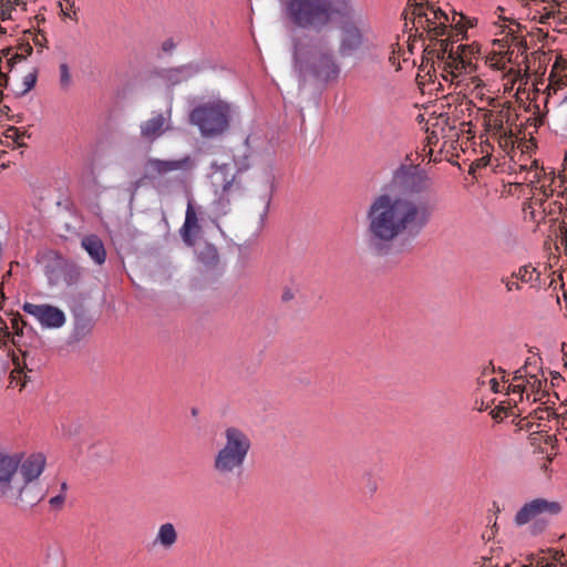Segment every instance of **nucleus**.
I'll use <instances>...</instances> for the list:
<instances>
[{"mask_svg":"<svg viewBox=\"0 0 567 567\" xmlns=\"http://www.w3.org/2000/svg\"><path fill=\"white\" fill-rule=\"evenodd\" d=\"M565 171H567V156L565 157Z\"/></svg>","mask_w":567,"mask_h":567,"instance_id":"56","label":"nucleus"},{"mask_svg":"<svg viewBox=\"0 0 567 567\" xmlns=\"http://www.w3.org/2000/svg\"><path fill=\"white\" fill-rule=\"evenodd\" d=\"M501 282L504 285L505 290L507 292L512 291H520L523 289V286L516 280L515 278H512L511 276H503L501 278Z\"/></svg>","mask_w":567,"mask_h":567,"instance_id":"30","label":"nucleus"},{"mask_svg":"<svg viewBox=\"0 0 567 567\" xmlns=\"http://www.w3.org/2000/svg\"><path fill=\"white\" fill-rule=\"evenodd\" d=\"M171 109L162 113L153 112L148 120L141 123V136L148 142L155 141L171 128Z\"/></svg>","mask_w":567,"mask_h":567,"instance_id":"13","label":"nucleus"},{"mask_svg":"<svg viewBox=\"0 0 567 567\" xmlns=\"http://www.w3.org/2000/svg\"><path fill=\"white\" fill-rule=\"evenodd\" d=\"M550 6V9L544 8V13L540 17V23H547L549 19H556V12Z\"/></svg>","mask_w":567,"mask_h":567,"instance_id":"43","label":"nucleus"},{"mask_svg":"<svg viewBox=\"0 0 567 567\" xmlns=\"http://www.w3.org/2000/svg\"><path fill=\"white\" fill-rule=\"evenodd\" d=\"M234 182L235 175L227 164L217 166L212 174V183L216 188L221 189V195H227L231 190Z\"/></svg>","mask_w":567,"mask_h":567,"instance_id":"17","label":"nucleus"},{"mask_svg":"<svg viewBox=\"0 0 567 567\" xmlns=\"http://www.w3.org/2000/svg\"><path fill=\"white\" fill-rule=\"evenodd\" d=\"M8 81H9L8 75L4 74L2 72V70L0 69V100L3 96V89H6L8 86Z\"/></svg>","mask_w":567,"mask_h":567,"instance_id":"44","label":"nucleus"},{"mask_svg":"<svg viewBox=\"0 0 567 567\" xmlns=\"http://www.w3.org/2000/svg\"><path fill=\"white\" fill-rule=\"evenodd\" d=\"M389 62L395 66L396 70H400L401 66H400V62L398 61V58L395 55V50L393 49L392 52H391V55L389 56Z\"/></svg>","mask_w":567,"mask_h":567,"instance_id":"45","label":"nucleus"},{"mask_svg":"<svg viewBox=\"0 0 567 567\" xmlns=\"http://www.w3.org/2000/svg\"><path fill=\"white\" fill-rule=\"evenodd\" d=\"M324 4L328 25L331 21L341 24L363 17L362 10L359 9L355 0H324Z\"/></svg>","mask_w":567,"mask_h":567,"instance_id":"10","label":"nucleus"},{"mask_svg":"<svg viewBox=\"0 0 567 567\" xmlns=\"http://www.w3.org/2000/svg\"><path fill=\"white\" fill-rule=\"evenodd\" d=\"M476 63L471 60V56L465 53L461 55H456V60H452L451 70H449L447 79L451 78V81L457 79L462 75H470V80L473 83L475 89L483 86V81L473 75L476 72Z\"/></svg>","mask_w":567,"mask_h":567,"instance_id":"14","label":"nucleus"},{"mask_svg":"<svg viewBox=\"0 0 567 567\" xmlns=\"http://www.w3.org/2000/svg\"><path fill=\"white\" fill-rule=\"evenodd\" d=\"M193 161L189 156L179 159L148 158L145 164L146 175L150 177H162L172 172H186L192 169Z\"/></svg>","mask_w":567,"mask_h":567,"instance_id":"11","label":"nucleus"},{"mask_svg":"<svg viewBox=\"0 0 567 567\" xmlns=\"http://www.w3.org/2000/svg\"><path fill=\"white\" fill-rule=\"evenodd\" d=\"M198 72V68L193 64L182 65L166 71L165 78L172 85L179 84L193 78Z\"/></svg>","mask_w":567,"mask_h":567,"instance_id":"21","label":"nucleus"},{"mask_svg":"<svg viewBox=\"0 0 567 567\" xmlns=\"http://www.w3.org/2000/svg\"><path fill=\"white\" fill-rule=\"evenodd\" d=\"M25 136V132H21L20 128L16 126H10L6 130V137L11 138L13 142H16L19 146H22V140Z\"/></svg>","mask_w":567,"mask_h":567,"instance_id":"31","label":"nucleus"},{"mask_svg":"<svg viewBox=\"0 0 567 567\" xmlns=\"http://www.w3.org/2000/svg\"><path fill=\"white\" fill-rule=\"evenodd\" d=\"M563 505L560 502L550 501L538 497L525 503L515 514L514 523L517 526H524L528 523L532 535L537 536L544 533L548 525L549 518L561 513Z\"/></svg>","mask_w":567,"mask_h":567,"instance_id":"6","label":"nucleus"},{"mask_svg":"<svg viewBox=\"0 0 567 567\" xmlns=\"http://www.w3.org/2000/svg\"><path fill=\"white\" fill-rule=\"evenodd\" d=\"M497 10L501 11V12L504 11V9L502 7H498Z\"/></svg>","mask_w":567,"mask_h":567,"instance_id":"57","label":"nucleus"},{"mask_svg":"<svg viewBox=\"0 0 567 567\" xmlns=\"http://www.w3.org/2000/svg\"><path fill=\"white\" fill-rule=\"evenodd\" d=\"M495 372V368L493 367L492 362L486 365L482 371V377L489 375Z\"/></svg>","mask_w":567,"mask_h":567,"instance_id":"48","label":"nucleus"},{"mask_svg":"<svg viewBox=\"0 0 567 567\" xmlns=\"http://www.w3.org/2000/svg\"><path fill=\"white\" fill-rule=\"evenodd\" d=\"M426 9H430L432 17H425V29L433 37L437 38L446 33L447 23L450 22L449 16L440 8H434L433 4L426 3Z\"/></svg>","mask_w":567,"mask_h":567,"instance_id":"15","label":"nucleus"},{"mask_svg":"<svg viewBox=\"0 0 567 567\" xmlns=\"http://www.w3.org/2000/svg\"><path fill=\"white\" fill-rule=\"evenodd\" d=\"M200 233V226L194 207L188 204L185 215V221L181 228V237L183 241L188 246L193 247L196 243V238Z\"/></svg>","mask_w":567,"mask_h":567,"instance_id":"16","label":"nucleus"},{"mask_svg":"<svg viewBox=\"0 0 567 567\" xmlns=\"http://www.w3.org/2000/svg\"><path fill=\"white\" fill-rule=\"evenodd\" d=\"M18 4V0H4V2L0 3V14L1 18L10 19L11 18V11L14 9V6Z\"/></svg>","mask_w":567,"mask_h":567,"instance_id":"33","label":"nucleus"},{"mask_svg":"<svg viewBox=\"0 0 567 567\" xmlns=\"http://www.w3.org/2000/svg\"><path fill=\"white\" fill-rule=\"evenodd\" d=\"M20 321L23 322L21 317L13 318L12 321H11L12 328L17 330V333H19V322Z\"/></svg>","mask_w":567,"mask_h":567,"instance_id":"50","label":"nucleus"},{"mask_svg":"<svg viewBox=\"0 0 567 567\" xmlns=\"http://www.w3.org/2000/svg\"><path fill=\"white\" fill-rule=\"evenodd\" d=\"M37 72H30L23 76L22 87L17 92L18 95H24L31 91L37 83Z\"/></svg>","mask_w":567,"mask_h":567,"instance_id":"28","label":"nucleus"},{"mask_svg":"<svg viewBox=\"0 0 567 567\" xmlns=\"http://www.w3.org/2000/svg\"><path fill=\"white\" fill-rule=\"evenodd\" d=\"M80 276H81L80 268L76 266H72L69 268V270L65 275V280L69 285H73V284L78 282V280L80 279Z\"/></svg>","mask_w":567,"mask_h":567,"instance_id":"37","label":"nucleus"},{"mask_svg":"<svg viewBox=\"0 0 567 567\" xmlns=\"http://www.w3.org/2000/svg\"><path fill=\"white\" fill-rule=\"evenodd\" d=\"M431 186L416 166H400L392 179L374 195L365 210V238L370 250L386 256L394 243L412 240L429 226L434 205L423 195Z\"/></svg>","mask_w":567,"mask_h":567,"instance_id":"1","label":"nucleus"},{"mask_svg":"<svg viewBox=\"0 0 567 567\" xmlns=\"http://www.w3.org/2000/svg\"><path fill=\"white\" fill-rule=\"evenodd\" d=\"M25 39H29V42L32 41L35 47L43 48L47 44V38L42 32L33 33L28 31L25 33Z\"/></svg>","mask_w":567,"mask_h":567,"instance_id":"36","label":"nucleus"},{"mask_svg":"<svg viewBox=\"0 0 567 567\" xmlns=\"http://www.w3.org/2000/svg\"><path fill=\"white\" fill-rule=\"evenodd\" d=\"M60 71V84L63 89H68L71 85L72 78L68 64L62 63L59 68Z\"/></svg>","mask_w":567,"mask_h":567,"instance_id":"32","label":"nucleus"},{"mask_svg":"<svg viewBox=\"0 0 567 567\" xmlns=\"http://www.w3.org/2000/svg\"><path fill=\"white\" fill-rule=\"evenodd\" d=\"M567 85V78H560L558 80H550V83L549 85L547 86V90H548V93H547V99H546V106L549 104V103H555L553 101V94L556 95L557 94V91L560 90L563 86Z\"/></svg>","mask_w":567,"mask_h":567,"instance_id":"27","label":"nucleus"},{"mask_svg":"<svg viewBox=\"0 0 567 567\" xmlns=\"http://www.w3.org/2000/svg\"><path fill=\"white\" fill-rule=\"evenodd\" d=\"M477 382H478L480 385H484L485 384V380L482 379V378H478Z\"/></svg>","mask_w":567,"mask_h":567,"instance_id":"54","label":"nucleus"},{"mask_svg":"<svg viewBox=\"0 0 567 567\" xmlns=\"http://www.w3.org/2000/svg\"><path fill=\"white\" fill-rule=\"evenodd\" d=\"M178 540V534L173 523H164L159 525L154 545L159 546L166 550L172 549Z\"/></svg>","mask_w":567,"mask_h":567,"instance_id":"18","label":"nucleus"},{"mask_svg":"<svg viewBox=\"0 0 567 567\" xmlns=\"http://www.w3.org/2000/svg\"><path fill=\"white\" fill-rule=\"evenodd\" d=\"M415 2H427V0H408V4H412V3H415Z\"/></svg>","mask_w":567,"mask_h":567,"instance_id":"53","label":"nucleus"},{"mask_svg":"<svg viewBox=\"0 0 567 567\" xmlns=\"http://www.w3.org/2000/svg\"><path fill=\"white\" fill-rule=\"evenodd\" d=\"M362 484L364 493L373 495L379 487V478L372 473H364L362 476Z\"/></svg>","mask_w":567,"mask_h":567,"instance_id":"26","label":"nucleus"},{"mask_svg":"<svg viewBox=\"0 0 567 567\" xmlns=\"http://www.w3.org/2000/svg\"><path fill=\"white\" fill-rule=\"evenodd\" d=\"M551 7H557L556 17L560 22H567V0L566 1H553Z\"/></svg>","mask_w":567,"mask_h":567,"instance_id":"35","label":"nucleus"},{"mask_svg":"<svg viewBox=\"0 0 567 567\" xmlns=\"http://www.w3.org/2000/svg\"><path fill=\"white\" fill-rule=\"evenodd\" d=\"M456 50H454L453 44H450L447 40H441L440 48L437 49V59L443 64L444 75L443 78L447 80L449 70L452 66V60H456Z\"/></svg>","mask_w":567,"mask_h":567,"instance_id":"23","label":"nucleus"},{"mask_svg":"<svg viewBox=\"0 0 567 567\" xmlns=\"http://www.w3.org/2000/svg\"><path fill=\"white\" fill-rule=\"evenodd\" d=\"M463 53L471 56V60H473V58H475V54L478 53V50H475L472 45H466V44L457 45L456 54L461 55Z\"/></svg>","mask_w":567,"mask_h":567,"instance_id":"41","label":"nucleus"},{"mask_svg":"<svg viewBox=\"0 0 567 567\" xmlns=\"http://www.w3.org/2000/svg\"><path fill=\"white\" fill-rule=\"evenodd\" d=\"M82 247L89 254V256L96 262L97 265H102L106 259V251L102 240L95 236L90 235L85 236L82 239Z\"/></svg>","mask_w":567,"mask_h":567,"instance_id":"19","label":"nucleus"},{"mask_svg":"<svg viewBox=\"0 0 567 567\" xmlns=\"http://www.w3.org/2000/svg\"><path fill=\"white\" fill-rule=\"evenodd\" d=\"M251 450L249 435L237 426H227L216 450L212 468L218 478L240 477Z\"/></svg>","mask_w":567,"mask_h":567,"instance_id":"4","label":"nucleus"},{"mask_svg":"<svg viewBox=\"0 0 567 567\" xmlns=\"http://www.w3.org/2000/svg\"><path fill=\"white\" fill-rule=\"evenodd\" d=\"M174 47H175V44H174L173 40H166L163 42L162 49L164 51H171L174 49Z\"/></svg>","mask_w":567,"mask_h":567,"instance_id":"49","label":"nucleus"},{"mask_svg":"<svg viewBox=\"0 0 567 567\" xmlns=\"http://www.w3.org/2000/svg\"><path fill=\"white\" fill-rule=\"evenodd\" d=\"M508 392L511 393H517L519 395V399H523V393L526 391V384L525 382H515L508 385Z\"/></svg>","mask_w":567,"mask_h":567,"instance_id":"42","label":"nucleus"},{"mask_svg":"<svg viewBox=\"0 0 567 567\" xmlns=\"http://www.w3.org/2000/svg\"><path fill=\"white\" fill-rule=\"evenodd\" d=\"M530 359H527L524 367H522L520 369H518L515 374H514V378H513V381L514 382H525V378H527L528 375V372H527V367L530 364Z\"/></svg>","mask_w":567,"mask_h":567,"instance_id":"40","label":"nucleus"},{"mask_svg":"<svg viewBox=\"0 0 567 567\" xmlns=\"http://www.w3.org/2000/svg\"><path fill=\"white\" fill-rule=\"evenodd\" d=\"M66 489H68V484L65 482H63L61 484V492L60 493H64L66 495Z\"/></svg>","mask_w":567,"mask_h":567,"instance_id":"51","label":"nucleus"},{"mask_svg":"<svg viewBox=\"0 0 567 567\" xmlns=\"http://www.w3.org/2000/svg\"><path fill=\"white\" fill-rule=\"evenodd\" d=\"M19 351L21 357H13L14 369L10 373V385H20L21 390L28 382L38 378L41 361L32 350L19 349Z\"/></svg>","mask_w":567,"mask_h":567,"instance_id":"9","label":"nucleus"},{"mask_svg":"<svg viewBox=\"0 0 567 567\" xmlns=\"http://www.w3.org/2000/svg\"><path fill=\"white\" fill-rule=\"evenodd\" d=\"M31 53H32V45L30 44L29 39H27V42L21 43L19 45V48L17 49V51L10 58H8L7 63L10 68V70L13 68V65L17 62L25 60Z\"/></svg>","mask_w":567,"mask_h":567,"instance_id":"24","label":"nucleus"},{"mask_svg":"<svg viewBox=\"0 0 567 567\" xmlns=\"http://www.w3.org/2000/svg\"><path fill=\"white\" fill-rule=\"evenodd\" d=\"M525 384L526 391L529 389L533 393L537 394L542 391L543 381L536 375H529V378L526 379Z\"/></svg>","mask_w":567,"mask_h":567,"instance_id":"34","label":"nucleus"},{"mask_svg":"<svg viewBox=\"0 0 567 567\" xmlns=\"http://www.w3.org/2000/svg\"><path fill=\"white\" fill-rule=\"evenodd\" d=\"M489 385H491V390L494 392V393H498L501 390H499V383L497 382V380L495 378H492L489 381H488Z\"/></svg>","mask_w":567,"mask_h":567,"instance_id":"46","label":"nucleus"},{"mask_svg":"<svg viewBox=\"0 0 567 567\" xmlns=\"http://www.w3.org/2000/svg\"><path fill=\"white\" fill-rule=\"evenodd\" d=\"M45 467L43 454H31L23 461L17 454L0 451V497L16 506L32 507L45 493L38 478Z\"/></svg>","mask_w":567,"mask_h":567,"instance_id":"2","label":"nucleus"},{"mask_svg":"<svg viewBox=\"0 0 567 567\" xmlns=\"http://www.w3.org/2000/svg\"><path fill=\"white\" fill-rule=\"evenodd\" d=\"M482 559H483L482 567H497V564L493 563V558L483 557ZM503 567H507V564H505Z\"/></svg>","mask_w":567,"mask_h":567,"instance_id":"47","label":"nucleus"},{"mask_svg":"<svg viewBox=\"0 0 567 567\" xmlns=\"http://www.w3.org/2000/svg\"><path fill=\"white\" fill-rule=\"evenodd\" d=\"M485 122L491 128H493L495 133L501 135L506 134V132L504 131L503 120L497 116H494L491 112L485 115Z\"/></svg>","mask_w":567,"mask_h":567,"instance_id":"29","label":"nucleus"},{"mask_svg":"<svg viewBox=\"0 0 567 567\" xmlns=\"http://www.w3.org/2000/svg\"><path fill=\"white\" fill-rule=\"evenodd\" d=\"M369 24L364 17L339 24L338 53L349 58L361 51L367 42Z\"/></svg>","mask_w":567,"mask_h":567,"instance_id":"8","label":"nucleus"},{"mask_svg":"<svg viewBox=\"0 0 567 567\" xmlns=\"http://www.w3.org/2000/svg\"><path fill=\"white\" fill-rule=\"evenodd\" d=\"M285 13L300 29L321 31L328 27L324 0H288Z\"/></svg>","mask_w":567,"mask_h":567,"instance_id":"7","label":"nucleus"},{"mask_svg":"<svg viewBox=\"0 0 567 567\" xmlns=\"http://www.w3.org/2000/svg\"><path fill=\"white\" fill-rule=\"evenodd\" d=\"M231 106L224 101H213L196 106L189 114V121L205 137L223 134L229 127Z\"/></svg>","mask_w":567,"mask_h":567,"instance_id":"5","label":"nucleus"},{"mask_svg":"<svg viewBox=\"0 0 567 567\" xmlns=\"http://www.w3.org/2000/svg\"><path fill=\"white\" fill-rule=\"evenodd\" d=\"M530 565L534 567H567V555L556 549H548L545 556L536 557Z\"/></svg>","mask_w":567,"mask_h":567,"instance_id":"20","label":"nucleus"},{"mask_svg":"<svg viewBox=\"0 0 567 567\" xmlns=\"http://www.w3.org/2000/svg\"><path fill=\"white\" fill-rule=\"evenodd\" d=\"M564 103H567V93L563 96L561 100H559L556 104L557 105H560V104H564Z\"/></svg>","mask_w":567,"mask_h":567,"instance_id":"52","label":"nucleus"},{"mask_svg":"<svg viewBox=\"0 0 567 567\" xmlns=\"http://www.w3.org/2000/svg\"><path fill=\"white\" fill-rule=\"evenodd\" d=\"M465 19L463 14H458L457 12H453V18L451 21V27H454L458 33H463L466 30V27L462 24V21Z\"/></svg>","mask_w":567,"mask_h":567,"instance_id":"39","label":"nucleus"},{"mask_svg":"<svg viewBox=\"0 0 567 567\" xmlns=\"http://www.w3.org/2000/svg\"><path fill=\"white\" fill-rule=\"evenodd\" d=\"M512 278L518 280L520 285L530 284L532 286H535L540 280V272L532 264H527L514 270L512 272Z\"/></svg>","mask_w":567,"mask_h":567,"instance_id":"22","label":"nucleus"},{"mask_svg":"<svg viewBox=\"0 0 567 567\" xmlns=\"http://www.w3.org/2000/svg\"><path fill=\"white\" fill-rule=\"evenodd\" d=\"M412 8V16L415 20H417V23L425 29V17H429L427 11L430 9H426V2H415L412 4H409Z\"/></svg>","mask_w":567,"mask_h":567,"instance_id":"25","label":"nucleus"},{"mask_svg":"<svg viewBox=\"0 0 567 567\" xmlns=\"http://www.w3.org/2000/svg\"><path fill=\"white\" fill-rule=\"evenodd\" d=\"M23 310L33 316L39 322L48 328H60L65 323V315L62 310L50 305H34L25 302Z\"/></svg>","mask_w":567,"mask_h":567,"instance_id":"12","label":"nucleus"},{"mask_svg":"<svg viewBox=\"0 0 567 567\" xmlns=\"http://www.w3.org/2000/svg\"><path fill=\"white\" fill-rule=\"evenodd\" d=\"M293 61L300 74L324 84L338 81L341 73L334 52L323 38H309L308 42L296 40Z\"/></svg>","mask_w":567,"mask_h":567,"instance_id":"3","label":"nucleus"},{"mask_svg":"<svg viewBox=\"0 0 567 567\" xmlns=\"http://www.w3.org/2000/svg\"><path fill=\"white\" fill-rule=\"evenodd\" d=\"M65 498L66 497H65L64 493H59L58 495H55L49 499V504L52 509L60 511V509H62V507L65 503Z\"/></svg>","mask_w":567,"mask_h":567,"instance_id":"38","label":"nucleus"},{"mask_svg":"<svg viewBox=\"0 0 567 567\" xmlns=\"http://www.w3.org/2000/svg\"><path fill=\"white\" fill-rule=\"evenodd\" d=\"M3 52L8 56L10 54V52H11V49H7V51H3Z\"/></svg>","mask_w":567,"mask_h":567,"instance_id":"55","label":"nucleus"}]
</instances>
